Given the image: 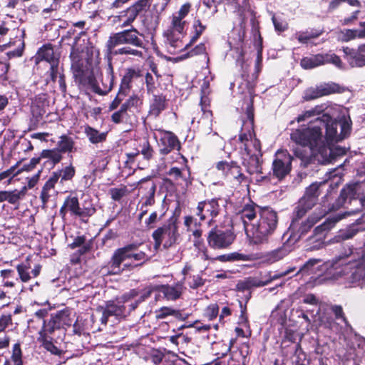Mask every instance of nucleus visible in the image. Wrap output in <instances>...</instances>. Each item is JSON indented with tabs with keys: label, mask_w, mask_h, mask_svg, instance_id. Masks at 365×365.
<instances>
[{
	"label": "nucleus",
	"mask_w": 365,
	"mask_h": 365,
	"mask_svg": "<svg viewBox=\"0 0 365 365\" xmlns=\"http://www.w3.org/2000/svg\"><path fill=\"white\" fill-rule=\"evenodd\" d=\"M324 110V105H317L304 111L297 116V121H309V125L302 126L291 133L292 141L309 149L310 156L299 148L294 150L295 155L306 163L313 157L325 164L346 153L344 148L334 145L350 135L351 121L345 117L334 119L329 114L323 113Z\"/></svg>",
	"instance_id": "f257e3e1"
},
{
	"label": "nucleus",
	"mask_w": 365,
	"mask_h": 365,
	"mask_svg": "<svg viewBox=\"0 0 365 365\" xmlns=\"http://www.w3.org/2000/svg\"><path fill=\"white\" fill-rule=\"evenodd\" d=\"M325 271L324 279L340 280L349 287H365V251L361 254L351 249L334 257L332 260L321 264V261L311 259L300 269L304 274Z\"/></svg>",
	"instance_id": "f03ea898"
},
{
	"label": "nucleus",
	"mask_w": 365,
	"mask_h": 365,
	"mask_svg": "<svg viewBox=\"0 0 365 365\" xmlns=\"http://www.w3.org/2000/svg\"><path fill=\"white\" fill-rule=\"evenodd\" d=\"M237 217L243 224L245 234L251 244L267 242L269 237L277 228V212L269 207H261L250 203L243 206Z\"/></svg>",
	"instance_id": "7ed1b4c3"
},
{
	"label": "nucleus",
	"mask_w": 365,
	"mask_h": 365,
	"mask_svg": "<svg viewBox=\"0 0 365 365\" xmlns=\"http://www.w3.org/2000/svg\"><path fill=\"white\" fill-rule=\"evenodd\" d=\"M250 101L247 108L248 130L247 133L240 134V140L242 144L241 148V158L242 164L246 168L247 171L252 174H262V168L260 162L262 156L261 146L259 140H257L253 133L254 114L252 106V93L249 91Z\"/></svg>",
	"instance_id": "20e7f679"
},
{
	"label": "nucleus",
	"mask_w": 365,
	"mask_h": 365,
	"mask_svg": "<svg viewBox=\"0 0 365 365\" xmlns=\"http://www.w3.org/2000/svg\"><path fill=\"white\" fill-rule=\"evenodd\" d=\"M139 35V31L135 28L115 33L109 37L106 43V47L110 53L115 55H126L142 58L143 52L130 46H123L114 50L116 46L123 44L143 48V42L138 37Z\"/></svg>",
	"instance_id": "39448f33"
},
{
	"label": "nucleus",
	"mask_w": 365,
	"mask_h": 365,
	"mask_svg": "<svg viewBox=\"0 0 365 365\" xmlns=\"http://www.w3.org/2000/svg\"><path fill=\"white\" fill-rule=\"evenodd\" d=\"M135 248V245H129L116 250L110 262L109 272L118 274L125 268L135 267L147 261V255L143 251H137Z\"/></svg>",
	"instance_id": "423d86ee"
},
{
	"label": "nucleus",
	"mask_w": 365,
	"mask_h": 365,
	"mask_svg": "<svg viewBox=\"0 0 365 365\" xmlns=\"http://www.w3.org/2000/svg\"><path fill=\"white\" fill-rule=\"evenodd\" d=\"M357 212L358 210H351L349 212L339 213L334 216L328 217L325 222L314 229L313 235L308 238L307 245V250H317L323 247L325 244L324 240L328 232L341 219L347 215H354Z\"/></svg>",
	"instance_id": "0eeeda50"
},
{
	"label": "nucleus",
	"mask_w": 365,
	"mask_h": 365,
	"mask_svg": "<svg viewBox=\"0 0 365 365\" xmlns=\"http://www.w3.org/2000/svg\"><path fill=\"white\" fill-rule=\"evenodd\" d=\"M185 21L183 19L173 15L171 25L165 32L167 39L168 49L170 53L183 51L188 47V43H184L182 36L185 30Z\"/></svg>",
	"instance_id": "6e6552de"
},
{
	"label": "nucleus",
	"mask_w": 365,
	"mask_h": 365,
	"mask_svg": "<svg viewBox=\"0 0 365 365\" xmlns=\"http://www.w3.org/2000/svg\"><path fill=\"white\" fill-rule=\"evenodd\" d=\"M364 190L363 183L353 182L347 184L341 190L339 198L332 206V210H337L342 207H347V205L352 202L359 203L365 207Z\"/></svg>",
	"instance_id": "1a4fd4ad"
},
{
	"label": "nucleus",
	"mask_w": 365,
	"mask_h": 365,
	"mask_svg": "<svg viewBox=\"0 0 365 365\" xmlns=\"http://www.w3.org/2000/svg\"><path fill=\"white\" fill-rule=\"evenodd\" d=\"M325 183L324 181L315 182L307 188L304 195L299 200L295 209L296 218H301L308 210L313 207L321 193V187L324 186Z\"/></svg>",
	"instance_id": "9d476101"
},
{
	"label": "nucleus",
	"mask_w": 365,
	"mask_h": 365,
	"mask_svg": "<svg viewBox=\"0 0 365 365\" xmlns=\"http://www.w3.org/2000/svg\"><path fill=\"white\" fill-rule=\"evenodd\" d=\"M178 237V228L175 222L165 225L153 233L155 248L158 249L161 245L164 247H170L176 242Z\"/></svg>",
	"instance_id": "9b49d317"
},
{
	"label": "nucleus",
	"mask_w": 365,
	"mask_h": 365,
	"mask_svg": "<svg viewBox=\"0 0 365 365\" xmlns=\"http://www.w3.org/2000/svg\"><path fill=\"white\" fill-rule=\"evenodd\" d=\"M235 235L230 230L212 228L208 232L207 241L208 245L214 250L228 248L235 241Z\"/></svg>",
	"instance_id": "f8f14e48"
},
{
	"label": "nucleus",
	"mask_w": 365,
	"mask_h": 365,
	"mask_svg": "<svg viewBox=\"0 0 365 365\" xmlns=\"http://www.w3.org/2000/svg\"><path fill=\"white\" fill-rule=\"evenodd\" d=\"M326 63H331L339 68H343L340 58L332 53L307 56L303 58L300 63L301 66L304 69H312Z\"/></svg>",
	"instance_id": "ddd939ff"
},
{
	"label": "nucleus",
	"mask_w": 365,
	"mask_h": 365,
	"mask_svg": "<svg viewBox=\"0 0 365 365\" xmlns=\"http://www.w3.org/2000/svg\"><path fill=\"white\" fill-rule=\"evenodd\" d=\"M292 157L287 150H279L272 163L273 175L282 180L289 173L292 168Z\"/></svg>",
	"instance_id": "4468645a"
},
{
	"label": "nucleus",
	"mask_w": 365,
	"mask_h": 365,
	"mask_svg": "<svg viewBox=\"0 0 365 365\" xmlns=\"http://www.w3.org/2000/svg\"><path fill=\"white\" fill-rule=\"evenodd\" d=\"M128 299L129 297H128L127 295H124L116 300L108 301L106 303L105 307H101V309H103V315L101 319V323L106 324L108 319L110 316H115L116 317H125L126 309L123 304L127 302Z\"/></svg>",
	"instance_id": "2eb2a0df"
},
{
	"label": "nucleus",
	"mask_w": 365,
	"mask_h": 365,
	"mask_svg": "<svg viewBox=\"0 0 365 365\" xmlns=\"http://www.w3.org/2000/svg\"><path fill=\"white\" fill-rule=\"evenodd\" d=\"M154 136L158 142L160 153L166 155L174 149L180 148V142L176 135L169 131L158 130Z\"/></svg>",
	"instance_id": "dca6fc26"
},
{
	"label": "nucleus",
	"mask_w": 365,
	"mask_h": 365,
	"mask_svg": "<svg viewBox=\"0 0 365 365\" xmlns=\"http://www.w3.org/2000/svg\"><path fill=\"white\" fill-rule=\"evenodd\" d=\"M83 56V52L76 48V46H73L70 54L71 69L74 76L79 79H82L89 69L88 61Z\"/></svg>",
	"instance_id": "f3484780"
},
{
	"label": "nucleus",
	"mask_w": 365,
	"mask_h": 365,
	"mask_svg": "<svg viewBox=\"0 0 365 365\" xmlns=\"http://www.w3.org/2000/svg\"><path fill=\"white\" fill-rule=\"evenodd\" d=\"M340 86L334 83H323L305 90L303 98L305 101L314 100L332 93H340Z\"/></svg>",
	"instance_id": "a211bd4d"
},
{
	"label": "nucleus",
	"mask_w": 365,
	"mask_h": 365,
	"mask_svg": "<svg viewBox=\"0 0 365 365\" xmlns=\"http://www.w3.org/2000/svg\"><path fill=\"white\" fill-rule=\"evenodd\" d=\"M220 206L217 200L212 199L208 201H202L198 203L196 215L200 217L201 220H204L208 217H214L219 213Z\"/></svg>",
	"instance_id": "6ab92c4d"
},
{
	"label": "nucleus",
	"mask_w": 365,
	"mask_h": 365,
	"mask_svg": "<svg viewBox=\"0 0 365 365\" xmlns=\"http://www.w3.org/2000/svg\"><path fill=\"white\" fill-rule=\"evenodd\" d=\"M36 61H46L50 64L51 76L54 78L56 76L55 71L58 68V58L56 57L53 48L51 46H43L37 54Z\"/></svg>",
	"instance_id": "aec40b11"
},
{
	"label": "nucleus",
	"mask_w": 365,
	"mask_h": 365,
	"mask_svg": "<svg viewBox=\"0 0 365 365\" xmlns=\"http://www.w3.org/2000/svg\"><path fill=\"white\" fill-rule=\"evenodd\" d=\"M106 69V77L101 75V82L97 81L93 85L94 92L105 95L108 93L112 88L113 84V68L111 64H108Z\"/></svg>",
	"instance_id": "412c9836"
},
{
	"label": "nucleus",
	"mask_w": 365,
	"mask_h": 365,
	"mask_svg": "<svg viewBox=\"0 0 365 365\" xmlns=\"http://www.w3.org/2000/svg\"><path fill=\"white\" fill-rule=\"evenodd\" d=\"M139 184H140L139 190L146 191V195L143 197V200L144 202L142 204L141 209L143 207L151 206L155 202V192L156 190L155 184L151 181L149 178L142 179Z\"/></svg>",
	"instance_id": "4be33fe9"
},
{
	"label": "nucleus",
	"mask_w": 365,
	"mask_h": 365,
	"mask_svg": "<svg viewBox=\"0 0 365 365\" xmlns=\"http://www.w3.org/2000/svg\"><path fill=\"white\" fill-rule=\"evenodd\" d=\"M345 59L351 67H362L365 66V54L357 49L348 47L344 48Z\"/></svg>",
	"instance_id": "5701e85b"
},
{
	"label": "nucleus",
	"mask_w": 365,
	"mask_h": 365,
	"mask_svg": "<svg viewBox=\"0 0 365 365\" xmlns=\"http://www.w3.org/2000/svg\"><path fill=\"white\" fill-rule=\"evenodd\" d=\"M27 187L24 186L21 190H14L11 191H0V202L7 201L10 204L14 205L26 195Z\"/></svg>",
	"instance_id": "b1692460"
},
{
	"label": "nucleus",
	"mask_w": 365,
	"mask_h": 365,
	"mask_svg": "<svg viewBox=\"0 0 365 365\" xmlns=\"http://www.w3.org/2000/svg\"><path fill=\"white\" fill-rule=\"evenodd\" d=\"M80 205L78 200L76 197L69 196L68 197L62 207L60 209V215L62 217H64L68 212L71 214L79 217L80 213Z\"/></svg>",
	"instance_id": "393cba45"
},
{
	"label": "nucleus",
	"mask_w": 365,
	"mask_h": 365,
	"mask_svg": "<svg viewBox=\"0 0 365 365\" xmlns=\"http://www.w3.org/2000/svg\"><path fill=\"white\" fill-rule=\"evenodd\" d=\"M48 103L46 101L45 96L36 97L31 105V113L36 120L41 118L47 111Z\"/></svg>",
	"instance_id": "a878e982"
},
{
	"label": "nucleus",
	"mask_w": 365,
	"mask_h": 365,
	"mask_svg": "<svg viewBox=\"0 0 365 365\" xmlns=\"http://www.w3.org/2000/svg\"><path fill=\"white\" fill-rule=\"evenodd\" d=\"M139 76V69L132 68H127L125 71V73L122 78L121 84L120 86L121 93H123L124 96H126L130 88V83L133 79H135Z\"/></svg>",
	"instance_id": "bb28decb"
},
{
	"label": "nucleus",
	"mask_w": 365,
	"mask_h": 365,
	"mask_svg": "<svg viewBox=\"0 0 365 365\" xmlns=\"http://www.w3.org/2000/svg\"><path fill=\"white\" fill-rule=\"evenodd\" d=\"M183 289V285L178 283L175 285H163L160 291L167 299L175 300L181 296Z\"/></svg>",
	"instance_id": "cd10ccee"
},
{
	"label": "nucleus",
	"mask_w": 365,
	"mask_h": 365,
	"mask_svg": "<svg viewBox=\"0 0 365 365\" xmlns=\"http://www.w3.org/2000/svg\"><path fill=\"white\" fill-rule=\"evenodd\" d=\"M291 250L289 245H283L281 247L268 252L264 260L269 264L274 263L287 255Z\"/></svg>",
	"instance_id": "c85d7f7f"
},
{
	"label": "nucleus",
	"mask_w": 365,
	"mask_h": 365,
	"mask_svg": "<svg viewBox=\"0 0 365 365\" xmlns=\"http://www.w3.org/2000/svg\"><path fill=\"white\" fill-rule=\"evenodd\" d=\"M57 146L61 153H73L76 150L74 140L73 138L66 135H62L59 137Z\"/></svg>",
	"instance_id": "c756f323"
},
{
	"label": "nucleus",
	"mask_w": 365,
	"mask_h": 365,
	"mask_svg": "<svg viewBox=\"0 0 365 365\" xmlns=\"http://www.w3.org/2000/svg\"><path fill=\"white\" fill-rule=\"evenodd\" d=\"M60 329L56 323L51 318L48 322H44L43 328L39 332V339H53L55 331Z\"/></svg>",
	"instance_id": "7c9ffc66"
},
{
	"label": "nucleus",
	"mask_w": 365,
	"mask_h": 365,
	"mask_svg": "<svg viewBox=\"0 0 365 365\" xmlns=\"http://www.w3.org/2000/svg\"><path fill=\"white\" fill-rule=\"evenodd\" d=\"M58 175L53 173L51 176L43 185L40 196L42 203L43 205H46V202H48L50 197V191L54 188V186L56 183L58 182Z\"/></svg>",
	"instance_id": "2f4dec72"
},
{
	"label": "nucleus",
	"mask_w": 365,
	"mask_h": 365,
	"mask_svg": "<svg viewBox=\"0 0 365 365\" xmlns=\"http://www.w3.org/2000/svg\"><path fill=\"white\" fill-rule=\"evenodd\" d=\"M52 319L56 323L59 328H64L65 327H70L73 322L71 318V312L68 310H61L58 312Z\"/></svg>",
	"instance_id": "473e14b6"
},
{
	"label": "nucleus",
	"mask_w": 365,
	"mask_h": 365,
	"mask_svg": "<svg viewBox=\"0 0 365 365\" xmlns=\"http://www.w3.org/2000/svg\"><path fill=\"white\" fill-rule=\"evenodd\" d=\"M165 108V98L163 96H154L150 106V114L157 117Z\"/></svg>",
	"instance_id": "72a5a7b5"
},
{
	"label": "nucleus",
	"mask_w": 365,
	"mask_h": 365,
	"mask_svg": "<svg viewBox=\"0 0 365 365\" xmlns=\"http://www.w3.org/2000/svg\"><path fill=\"white\" fill-rule=\"evenodd\" d=\"M84 133L89 141L93 144L103 142L106 138V133H100L98 130L90 126L85 128Z\"/></svg>",
	"instance_id": "f704fd0d"
},
{
	"label": "nucleus",
	"mask_w": 365,
	"mask_h": 365,
	"mask_svg": "<svg viewBox=\"0 0 365 365\" xmlns=\"http://www.w3.org/2000/svg\"><path fill=\"white\" fill-rule=\"evenodd\" d=\"M206 25H204L200 19H195L192 25L191 38L188 46L195 42L206 29Z\"/></svg>",
	"instance_id": "c9c22d12"
},
{
	"label": "nucleus",
	"mask_w": 365,
	"mask_h": 365,
	"mask_svg": "<svg viewBox=\"0 0 365 365\" xmlns=\"http://www.w3.org/2000/svg\"><path fill=\"white\" fill-rule=\"evenodd\" d=\"M324 215L325 212H322L317 217L311 215L307 218L306 221L302 222L298 230V232L299 233L298 237L300 238L302 235L306 234L308 232V230Z\"/></svg>",
	"instance_id": "e433bc0d"
},
{
	"label": "nucleus",
	"mask_w": 365,
	"mask_h": 365,
	"mask_svg": "<svg viewBox=\"0 0 365 365\" xmlns=\"http://www.w3.org/2000/svg\"><path fill=\"white\" fill-rule=\"evenodd\" d=\"M120 14L122 19V24L120 25V28L130 26L137 18L136 14L130 6L121 11Z\"/></svg>",
	"instance_id": "4c0bfd02"
},
{
	"label": "nucleus",
	"mask_w": 365,
	"mask_h": 365,
	"mask_svg": "<svg viewBox=\"0 0 365 365\" xmlns=\"http://www.w3.org/2000/svg\"><path fill=\"white\" fill-rule=\"evenodd\" d=\"M201 105H202V111L203 112V117L200 120L201 123L202 125L207 124L206 128L204 129V132L206 134H210L212 130V112L210 110H206V108L203 106V98L201 99Z\"/></svg>",
	"instance_id": "58836bf2"
},
{
	"label": "nucleus",
	"mask_w": 365,
	"mask_h": 365,
	"mask_svg": "<svg viewBox=\"0 0 365 365\" xmlns=\"http://www.w3.org/2000/svg\"><path fill=\"white\" fill-rule=\"evenodd\" d=\"M41 157L49 159L53 164L58 163L63 158L61 153L58 148L43 150L41 153Z\"/></svg>",
	"instance_id": "ea45409f"
},
{
	"label": "nucleus",
	"mask_w": 365,
	"mask_h": 365,
	"mask_svg": "<svg viewBox=\"0 0 365 365\" xmlns=\"http://www.w3.org/2000/svg\"><path fill=\"white\" fill-rule=\"evenodd\" d=\"M31 266L28 261L19 264L16 266V270L18 272L19 279L21 282H27L31 279V277L29 272Z\"/></svg>",
	"instance_id": "a19ab883"
},
{
	"label": "nucleus",
	"mask_w": 365,
	"mask_h": 365,
	"mask_svg": "<svg viewBox=\"0 0 365 365\" xmlns=\"http://www.w3.org/2000/svg\"><path fill=\"white\" fill-rule=\"evenodd\" d=\"M153 0H138L130 7L138 16L142 12H146L149 10Z\"/></svg>",
	"instance_id": "79ce46f5"
},
{
	"label": "nucleus",
	"mask_w": 365,
	"mask_h": 365,
	"mask_svg": "<svg viewBox=\"0 0 365 365\" xmlns=\"http://www.w3.org/2000/svg\"><path fill=\"white\" fill-rule=\"evenodd\" d=\"M76 173L75 168L71 165L65 167L62 170L54 172L58 175V179H61V182L70 180L73 178Z\"/></svg>",
	"instance_id": "37998d69"
},
{
	"label": "nucleus",
	"mask_w": 365,
	"mask_h": 365,
	"mask_svg": "<svg viewBox=\"0 0 365 365\" xmlns=\"http://www.w3.org/2000/svg\"><path fill=\"white\" fill-rule=\"evenodd\" d=\"M292 362L294 365H309V360L299 344L296 345Z\"/></svg>",
	"instance_id": "c03bdc74"
},
{
	"label": "nucleus",
	"mask_w": 365,
	"mask_h": 365,
	"mask_svg": "<svg viewBox=\"0 0 365 365\" xmlns=\"http://www.w3.org/2000/svg\"><path fill=\"white\" fill-rule=\"evenodd\" d=\"M11 361L13 363V365H24L22 351L19 343L15 344L12 347Z\"/></svg>",
	"instance_id": "a18cd8bd"
},
{
	"label": "nucleus",
	"mask_w": 365,
	"mask_h": 365,
	"mask_svg": "<svg viewBox=\"0 0 365 365\" xmlns=\"http://www.w3.org/2000/svg\"><path fill=\"white\" fill-rule=\"evenodd\" d=\"M155 316L158 319H165L169 316H173L177 318L180 316V312L170 307H163L155 311Z\"/></svg>",
	"instance_id": "49530a36"
},
{
	"label": "nucleus",
	"mask_w": 365,
	"mask_h": 365,
	"mask_svg": "<svg viewBox=\"0 0 365 365\" xmlns=\"http://www.w3.org/2000/svg\"><path fill=\"white\" fill-rule=\"evenodd\" d=\"M19 165V163H17L15 165L11 166L9 169L1 172L0 173V180H3L6 178H9L8 183H11V180L19 174L21 173V169L16 170V168H18Z\"/></svg>",
	"instance_id": "de8ad7c7"
},
{
	"label": "nucleus",
	"mask_w": 365,
	"mask_h": 365,
	"mask_svg": "<svg viewBox=\"0 0 365 365\" xmlns=\"http://www.w3.org/2000/svg\"><path fill=\"white\" fill-rule=\"evenodd\" d=\"M53 339H41L43 346L52 354L61 355L62 351L59 349L56 345L53 344L52 340Z\"/></svg>",
	"instance_id": "09e8293b"
},
{
	"label": "nucleus",
	"mask_w": 365,
	"mask_h": 365,
	"mask_svg": "<svg viewBox=\"0 0 365 365\" xmlns=\"http://www.w3.org/2000/svg\"><path fill=\"white\" fill-rule=\"evenodd\" d=\"M96 212V208L91 202H85L83 207H80V217L92 216Z\"/></svg>",
	"instance_id": "8fccbe9b"
},
{
	"label": "nucleus",
	"mask_w": 365,
	"mask_h": 365,
	"mask_svg": "<svg viewBox=\"0 0 365 365\" xmlns=\"http://www.w3.org/2000/svg\"><path fill=\"white\" fill-rule=\"evenodd\" d=\"M321 325L324 326L333 331L338 330V324L330 316L324 315L321 317Z\"/></svg>",
	"instance_id": "3c124183"
},
{
	"label": "nucleus",
	"mask_w": 365,
	"mask_h": 365,
	"mask_svg": "<svg viewBox=\"0 0 365 365\" xmlns=\"http://www.w3.org/2000/svg\"><path fill=\"white\" fill-rule=\"evenodd\" d=\"M359 230L356 226H351L348 227L346 230L340 231L337 237L341 240H346L352 238L356 235Z\"/></svg>",
	"instance_id": "603ef678"
},
{
	"label": "nucleus",
	"mask_w": 365,
	"mask_h": 365,
	"mask_svg": "<svg viewBox=\"0 0 365 365\" xmlns=\"http://www.w3.org/2000/svg\"><path fill=\"white\" fill-rule=\"evenodd\" d=\"M219 313V307L217 304H210L205 310V317L209 320H212L217 317Z\"/></svg>",
	"instance_id": "864d4df0"
},
{
	"label": "nucleus",
	"mask_w": 365,
	"mask_h": 365,
	"mask_svg": "<svg viewBox=\"0 0 365 365\" xmlns=\"http://www.w3.org/2000/svg\"><path fill=\"white\" fill-rule=\"evenodd\" d=\"M194 247L202 253V258L204 259H208L207 249L206 248L203 239H193Z\"/></svg>",
	"instance_id": "5fc2aeb1"
},
{
	"label": "nucleus",
	"mask_w": 365,
	"mask_h": 365,
	"mask_svg": "<svg viewBox=\"0 0 365 365\" xmlns=\"http://www.w3.org/2000/svg\"><path fill=\"white\" fill-rule=\"evenodd\" d=\"M139 151L143 155L144 159L147 160H149L153 158V150L147 140L143 142L141 146V150Z\"/></svg>",
	"instance_id": "6e6d98bb"
},
{
	"label": "nucleus",
	"mask_w": 365,
	"mask_h": 365,
	"mask_svg": "<svg viewBox=\"0 0 365 365\" xmlns=\"http://www.w3.org/2000/svg\"><path fill=\"white\" fill-rule=\"evenodd\" d=\"M341 34V38L344 41H349L354 38H358L357 29H345L342 31Z\"/></svg>",
	"instance_id": "4d7b16f0"
},
{
	"label": "nucleus",
	"mask_w": 365,
	"mask_h": 365,
	"mask_svg": "<svg viewBox=\"0 0 365 365\" xmlns=\"http://www.w3.org/2000/svg\"><path fill=\"white\" fill-rule=\"evenodd\" d=\"M234 165V162H225V161H220L217 163L216 168L218 170H221L224 175L226 176L230 175V168H232Z\"/></svg>",
	"instance_id": "13d9d810"
},
{
	"label": "nucleus",
	"mask_w": 365,
	"mask_h": 365,
	"mask_svg": "<svg viewBox=\"0 0 365 365\" xmlns=\"http://www.w3.org/2000/svg\"><path fill=\"white\" fill-rule=\"evenodd\" d=\"M230 175L228 177H232L234 179H236L239 182H242L244 179L243 175L241 173L240 168L235 163L232 168H230Z\"/></svg>",
	"instance_id": "bf43d9fd"
},
{
	"label": "nucleus",
	"mask_w": 365,
	"mask_h": 365,
	"mask_svg": "<svg viewBox=\"0 0 365 365\" xmlns=\"http://www.w3.org/2000/svg\"><path fill=\"white\" fill-rule=\"evenodd\" d=\"M191 280L188 282L192 289H197L205 284V280L199 274L190 277Z\"/></svg>",
	"instance_id": "052dcab7"
},
{
	"label": "nucleus",
	"mask_w": 365,
	"mask_h": 365,
	"mask_svg": "<svg viewBox=\"0 0 365 365\" xmlns=\"http://www.w3.org/2000/svg\"><path fill=\"white\" fill-rule=\"evenodd\" d=\"M240 254L234 252L227 255H219L216 257V259L220 262H232L239 259Z\"/></svg>",
	"instance_id": "680f3d73"
},
{
	"label": "nucleus",
	"mask_w": 365,
	"mask_h": 365,
	"mask_svg": "<svg viewBox=\"0 0 365 365\" xmlns=\"http://www.w3.org/2000/svg\"><path fill=\"white\" fill-rule=\"evenodd\" d=\"M272 19L276 31L282 32L287 29V24L285 21L277 19L274 16H272Z\"/></svg>",
	"instance_id": "e2e57ef3"
},
{
	"label": "nucleus",
	"mask_w": 365,
	"mask_h": 365,
	"mask_svg": "<svg viewBox=\"0 0 365 365\" xmlns=\"http://www.w3.org/2000/svg\"><path fill=\"white\" fill-rule=\"evenodd\" d=\"M295 37L299 42L302 43H307L309 40L317 37V36H314L313 34L307 32H298L295 34Z\"/></svg>",
	"instance_id": "0e129e2a"
},
{
	"label": "nucleus",
	"mask_w": 365,
	"mask_h": 365,
	"mask_svg": "<svg viewBox=\"0 0 365 365\" xmlns=\"http://www.w3.org/2000/svg\"><path fill=\"white\" fill-rule=\"evenodd\" d=\"M190 8H191V4L190 3H186V4H183L180 7L179 11L177 13L174 14L173 15L178 16V18H181V19H184V18L190 12Z\"/></svg>",
	"instance_id": "69168bd1"
},
{
	"label": "nucleus",
	"mask_w": 365,
	"mask_h": 365,
	"mask_svg": "<svg viewBox=\"0 0 365 365\" xmlns=\"http://www.w3.org/2000/svg\"><path fill=\"white\" fill-rule=\"evenodd\" d=\"M163 354L158 350H153L150 355V360L155 365L162 362Z\"/></svg>",
	"instance_id": "338daca9"
},
{
	"label": "nucleus",
	"mask_w": 365,
	"mask_h": 365,
	"mask_svg": "<svg viewBox=\"0 0 365 365\" xmlns=\"http://www.w3.org/2000/svg\"><path fill=\"white\" fill-rule=\"evenodd\" d=\"M11 315H2L0 317V333L4 331L9 324H11Z\"/></svg>",
	"instance_id": "774afa93"
}]
</instances>
